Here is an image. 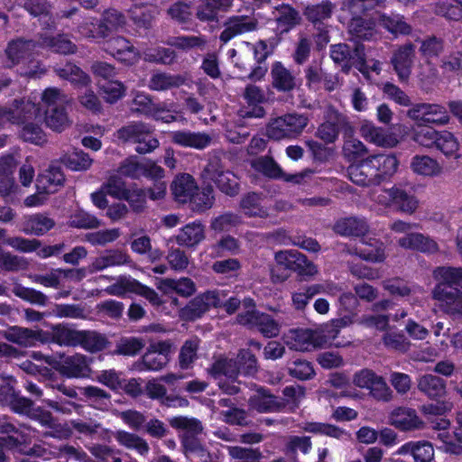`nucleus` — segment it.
Returning a JSON list of instances; mask_svg holds the SVG:
<instances>
[{
	"mask_svg": "<svg viewBox=\"0 0 462 462\" xmlns=\"http://www.w3.org/2000/svg\"><path fill=\"white\" fill-rule=\"evenodd\" d=\"M243 97L252 106L249 109L241 111V116L244 118H262L264 116L265 111L259 104L265 100V95L260 87L253 84L247 85L244 90Z\"/></svg>",
	"mask_w": 462,
	"mask_h": 462,
	"instance_id": "nucleus-20",
	"label": "nucleus"
},
{
	"mask_svg": "<svg viewBox=\"0 0 462 462\" xmlns=\"http://www.w3.org/2000/svg\"><path fill=\"white\" fill-rule=\"evenodd\" d=\"M412 171L423 176H439L442 173V167L433 158L428 155H416L411 162Z\"/></svg>",
	"mask_w": 462,
	"mask_h": 462,
	"instance_id": "nucleus-46",
	"label": "nucleus"
},
{
	"mask_svg": "<svg viewBox=\"0 0 462 462\" xmlns=\"http://www.w3.org/2000/svg\"><path fill=\"white\" fill-rule=\"evenodd\" d=\"M3 337L9 342L23 347L35 346L36 342H49V335L42 329L32 330L27 328L14 326L3 333Z\"/></svg>",
	"mask_w": 462,
	"mask_h": 462,
	"instance_id": "nucleus-12",
	"label": "nucleus"
},
{
	"mask_svg": "<svg viewBox=\"0 0 462 462\" xmlns=\"http://www.w3.org/2000/svg\"><path fill=\"white\" fill-rule=\"evenodd\" d=\"M222 304L221 294L217 291H208L193 298L180 310V318L185 321H194L201 318L211 307Z\"/></svg>",
	"mask_w": 462,
	"mask_h": 462,
	"instance_id": "nucleus-7",
	"label": "nucleus"
},
{
	"mask_svg": "<svg viewBox=\"0 0 462 462\" xmlns=\"http://www.w3.org/2000/svg\"><path fill=\"white\" fill-rule=\"evenodd\" d=\"M213 134L206 132H192L190 130H178L170 133L171 143L184 148L204 150L213 141Z\"/></svg>",
	"mask_w": 462,
	"mask_h": 462,
	"instance_id": "nucleus-13",
	"label": "nucleus"
},
{
	"mask_svg": "<svg viewBox=\"0 0 462 462\" xmlns=\"http://www.w3.org/2000/svg\"><path fill=\"white\" fill-rule=\"evenodd\" d=\"M433 11L437 15L451 21L462 20V4L453 5L447 1L439 0L434 4Z\"/></svg>",
	"mask_w": 462,
	"mask_h": 462,
	"instance_id": "nucleus-64",
	"label": "nucleus"
},
{
	"mask_svg": "<svg viewBox=\"0 0 462 462\" xmlns=\"http://www.w3.org/2000/svg\"><path fill=\"white\" fill-rule=\"evenodd\" d=\"M261 196L256 192H248L244 195L240 201V208L249 217H264L266 210L260 207Z\"/></svg>",
	"mask_w": 462,
	"mask_h": 462,
	"instance_id": "nucleus-57",
	"label": "nucleus"
},
{
	"mask_svg": "<svg viewBox=\"0 0 462 462\" xmlns=\"http://www.w3.org/2000/svg\"><path fill=\"white\" fill-rule=\"evenodd\" d=\"M380 24L390 33L397 35H409L412 32V27L407 23L405 17L399 14H385L379 16Z\"/></svg>",
	"mask_w": 462,
	"mask_h": 462,
	"instance_id": "nucleus-40",
	"label": "nucleus"
},
{
	"mask_svg": "<svg viewBox=\"0 0 462 462\" xmlns=\"http://www.w3.org/2000/svg\"><path fill=\"white\" fill-rule=\"evenodd\" d=\"M369 230V226L365 218L358 217H346L338 218L333 231L341 236H364Z\"/></svg>",
	"mask_w": 462,
	"mask_h": 462,
	"instance_id": "nucleus-21",
	"label": "nucleus"
},
{
	"mask_svg": "<svg viewBox=\"0 0 462 462\" xmlns=\"http://www.w3.org/2000/svg\"><path fill=\"white\" fill-rule=\"evenodd\" d=\"M356 44L351 47L346 43H338L330 46V57L335 63L339 65L345 73H348L353 66H356Z\"/></svg>",
	"mask_w": 462,
	"mask_h": 462,
	"instance_id": "nucleus-30",
	"label": "nucleus"
},
{
	"mask_svg": "<svg viewBox=\"0 0 462 462\" xmlns=\"http://www.w3.org/2000/svg\"><path fill=\"white\" fill-rule=\"evenodd\" d=\"M271 78L272 87L279 92L288 93L297 87L296 77L280 61L272 65Z\"/></svg>",
	"mask_w": 462,
	"mask_h": 462,
	"instance_id": "nucleus-22",
	"label": "nucleus"
},
{
	"mask_svg": "<svg viewBox=\"0 0 462 462\" xmlns=\"http://www.w3.org/2000/svg\"><path fill=\"white\" fill-rule=\"evenodd\" d=\"M251 166L268 178L277 179L282 176V171L270 156H261L252 160Z\"/></svg>",
	"mask_w": 462,
	"mask_h": 462,
	"instance_id": "nucleus-55",
	"label": "nucleus"
},
{
	"mask_svg": "<svg viewBox=\"0 0 462 462\" xmlns=\"http://www.w3.org/2000/svg\"><path fill=\"white\" fill-rule=\"evenodd\" d=\"M433 274L439 282L431 294L439 308L451 317H462V267L440 266Z\"/></svg>",
	"mask_w": 462,
	"mask_h": 462,
	"instance_id": "nucleus-1",
	"label": "nucleus"
},
{
	"mask_svg": "<svg viewBox=\"0 0 462 462\" xmlns=\"http://www.w3.org/2000/svg\"><path fill=\"white\" fill-rule=\"evenodd\" d=\"M301 253L296 250H284L279 251L275 254L274 259L277 263V267L272 269V279L274 282H282L288 277V273L277 274L276 271L284 269L286 271L294 272L297 262L300 261Z\"/></svg>",
	"mask_w": 462,
	"mask_h": 462,
	"instance_id": "nucleus-27",
	"label": "nucleus"
},
{
	"mask_svg": "<svg viewBox=\"0 0 462 462\" xmlns=\"http://www.w3.org/2000/svg\"><path fill=\"white\" fill-rule=\"evenodd\" d=\"M208 374L217 380L218 388L226 394L236 395L240 392V365L235 358L219 356L207 369Z\"/></svg>",
	"mask_w": 462,
	"mask_h": 462,
	"instance_id": "nucleus-4",
	"label": "nucleus"
},
{
	"mask_svg": "<svg viewBox=\"0 0 462 462\" xmlns=\"http://www.w3.org/2000/svg\"><path fill=\"white\" fill-rule=\"evenodd\" d=\"M367 157L378 178L379 184L397 171L399 162L393 154L378 153Z\"/></svg>",
	"mask_w": 462,
	"mask_h": 462,
	"instance_id": "nucleus-25",
	"label": "nucleus"
},
{
	"mask_svg": "<svg viewBox=\"0 0 462 462\" xmlns=\"http://www.w3.org/2000/svg\"><path fill=\"white\" fill-rule=\"evenodd\" d=\"M391 424L402 430H412L423 426L415 410L409 407H398L390 414Z\"/></svg>",
	"mask_w": 462,
	"mask_h": 462,
	"instance_id": "nucleus-24",
	"label": "nucleus"
},
{
	"mask_svg": "<svg viewBox=\"0 0 462 462\" xmlns=\"http://www.w3.org/2000/svg\"><path fill=\"white\" fill-rule=\"evenodd\" d=\"M103 50L125 63L131 64L139 59V54L134 45L123 36L113 37L106 41Z\"/></svg>",
	"mask_w": 462,
	"mask_h": 462,
	"instance_id": "nucleus-15",
	"label": "nucleus"
},
{
	"mask_svg": "<svg viewBox=\"0 0 462 462\" xmlns=\"http://www.w3.org/2000/svg\"><path fill=\"white\" fill-rule=\"evenodd\" d=\"M208 43V40L202 35H186L172 37L168 41V44L177 49L189 51L192 49L203 51Z\"/></svg>",
	"mask_w": 462,
	"mask_h": 462,
	"instance_id": "nucleus-52",
	"label": "nucleus"
},
{
	"mask_svg": "<svg viewBox=\"0 0 462 462\" xmlns=\"http://www.w3.org/2000/svg\"><path fill=\"white\" fill-rule=\"evenodd\" d=\"M309 119L304 115L287 114L275 118L267 128L268 136L274 140L293 138L301 134Z\"/></svg>",
	"mask_w": 462,
	"mask_h": 462,
	"instance_id": "nucleus-5",
	"label": "nucleus"
},
{
	"mask_svg": "<svg viewBox=\"0 0 462 462\" xmlns=\"http://www.w3.org/2000/svg\"><path fill=\"white\" fill-rule=\"evenodd\" d=\"M106 292L114 296H123L125 292H133L143 297L154 307H160L163 303L155 290L134 279L121 278L117 282L108 286Z\"/></svg>",
	"mask_w": 462,
	"mask_h": 462,
	"instance_id": "nucleus-8",
	"label": "nucleus"
},
{
	"mask_svg": "<svg viewBox=\"0 0 462 462\" xmlns=\"http://www.w3.org/2000/svg\"><path fill=\"white\" fill-rule=\"evenodd\" d=\"M369 153L368 148L357 138L354 136H348L345 138L342 154L344 158L352 163L359 162L361 160H365Z\"/></svg>",
	"mask_w": 462,
	"mask_h": 462,
	"instance_id": "nucleus-43",
	"label": "nucleus"
},
{
	"mask_svg": "<svg viewBox=\"0 0 462 462\" xmlns=\"http://www.w3.org/2000/svg\"><path fill=\"white\" fill-rule=\"evenodd\" d=\"M420 52L424 58H437L441 55L445 49V41L435 35L427 36L420 41Z\"/></svg>",
	"mask_w": 462,
	"mask_h": 462,
	"instance_id": "nucleus-60",
	"label": "nucleus"
},
{
	"mask_svg": "<svg viewBox=\"0 0 462 462\" xmlns=\"http://www.w3.org/2000/svg\"><path fill=\"white\" fill-rule=\"evenodd\" d=\"M174 239L179 245L194 247L205 239V226L198 221L187 224Z\"/></svg>",
	"mask_w": 462,
	"mask_h": 462,
	"instance_id": "nucleus-32",
	"label": "nucleus"
},
{
	"mask_svg": "<svg viewBox=\"0 0 462 462\" xmlns=\"http://www.w3.org/2000/svg\"><path fill=\"white\" fill-rule=\"evenodd\" d=\"M335 9V4L329 0H324L316 5H307L303 14L315 29H321L322 26H326L325 22L331 18Z\"/></svg>",
	"mask_w": 462,
	"mask_h": 462,
	"instance_id": "nucleus-26",
	"label": "nucleus"
},
{
	"mask_svg": "<svg viewBox=\"0 0 462 462\" xmlns=\"http://www.w3.org/2000/svg\"><path fill=\"white\" fill-rule=\"evenodd\" d=\"M398 245L404 249L434 254L439 251L436 241L421 233H409L398 240Z\"/></svg>",
	"mask_w": 462,
	"mask_h": 462,
	"instance_id": "nucleus-23",
	"label": "nucleus"
},
{
	"mask_svg": "<svg viewBox=\"0 0 462 462\" xmlns=\"http://www.w3.org/2000/svg\"><path fill=\"white\" fill-rule=\"evenodd\" d=\"M12 292L18 298L38 306H46L49 298L40 291L24 287L20 283H14Z\"/></svg>",
	"mask_w": 462,
	"mask_h": 462,
	"instance_id": "nucleus-53",
	"label": "nucleus"
},
{
	"mask_svg": "<svg viewBox=\"0 0 462 462\" xmlns=\"http://www.w3.org/2000/svg\"><path fill=\"white\" fill-rule=\"evenodd\" d=\"M418 390L430 399H439L445 396L446 381L437 375L427 374L418 379Z\"/></svg>",
	"mask_w": 462,
	"mask_h": 462,
	"instance_id": "nucleus-33",
	"label": "nucleus"
},
{
	"mask_svg": "<svg viewBox=\"0 0 462 462\" xmlns=\"http://www.w3.org/2000/svg\"><path fill=\"white\" fill-rule=\"evenodd\" d=\"M347 175L352 182L356 185L366 187L379 185L378 178L366 157L359 162L352 163L347 167Z\"/></svg>",
	"mask_w": 462,
	"mask_h": 462,
	"instance_id": "nucleus-18",
	"label": "nucleus"
},
{
	"mask_svg": "<svg viewBox=\"0 0 462 462\" xmlns=\"http://www.w3.org/2000/svg\"><path fill=\"white\" fill-rule=\"evenodd\" d=\"M363 243L366 247L363 249L355 248L353 251L348 249L347 252L351 254H356L367 262L381 263L384 261L385 247L383 242L375 238H369L368 240H364Z\"/></svg>",
	"mask_w": 462,
	"mask_h": 462,
	"instance_id": "nucleus-37",
	"label": "nucleus"
},
{
	"mask_svg": "<svg viewBox=\"0 0 462 462\" xmlns=\"http://www.w3.org/2000/svg\"><path fill=\"white\" fill-rule=\"evenodd\" d=\"M116 137L123 143L135 144L134 151L139 154L153 152L160 145L153 134L152 125L142 121H134L116 132Z\"/></svg>",
	"mask_w": 462,
	"mask_h": 462,
	"instance_id": "nucleus-3",
	"label": "nucleus"
},
{
	"mask_svg": "<svg viewBox=\"0 0 462 462\" xmlns=\"http://www.w3.org/2000/svg\"><path fill=\"white\" fill-rule=\"evenodd\" d=\"M199 339L193 337L186 340L180 347L179 354V365L181 369H189L192 366L198 358V350L199 346Z\"/></svg>",
	"mask_w": 462,
	"mask_h": 462,
	"instance_id": "nucleus-54",
	"label": "nucleus"
},
{
	"mask_svg": "<svg viewBox=\"0 0 462 462\" xmlns=\"http://www.w3.org/2000/svg\"><path fill=\"white\" fill-rule=\"evenodd\" d=\"M285 344L295 351H310L316 346V333L310 329H293L286 336Z\"/></svg>",
	"mask_w": 462,
	"mask_h": 462,
	"instance_id": "nucleus-28",
	"label": "nucleus"
},
{
	"mask_svg": "<svg viewBox=\"0 0 462 462\" xmlns=\"http://www.w3.org/2000/svg\"><path fill=\"white\" fill-rule=\"evenodd\" d=\"M204 176L216 183L217 187L230 197L239 193L237 178L229 171H224L219 160L211 161L204 169Z\"/></svg>",
	"mask_w": 462,
	"mask_h": 462,
	"instance_id": "nucleus-10",
	"label": "nucleus"
},
{
	"mask_svg": "<svg viewBox=\"0 0 462 462\" xmlns=\"http://www.w3.org/2000/svg\"><path fill=\"white\" fill-rule=\"evenodd\" d=\"M185 81V78L180 74L158 71L152 74L148 82V88L152 91H168L180 88Z\"/></svg>",
	"mask_w": 462,
	"mask_h": 462,
	"instance_id": "nucleus-35",
	"label": "nucleus"
},
{
	"mask_svg": "<svg viewBox=\"0 0 462 462\" xmlns=\"http://www.w3.org/2000/svg\"><path fill=\"white\" fill-rule=\"evenodd\" d=\"M415 58V46L407 42L400 46L391 58V64L401 82H407L411 74V68Z\"/></svg>",
	"mask_w": 462,
	"mask_h": 462,
	"instance_id": "nucleus-11",
	"label": "nucleus"
},
{
	"mask_svg": "<svg viewBox=\"0 0 462 462\" xmlns=\"http://www.w3.org/2000/svg\"><path fill=\"white\" fill-rule=\"evenodd\" d=\"M157 288L165 293L175 291L181 297L188 298L196 291L195 282L188 277L180 279L166 278L159 282Z\"/></svg>",
	"mask_w": 462,
	"mask_h": 462,
	"instance_id": "nucleus-36",
	"label": "nucleus"
},
{
	"mask_svg": "<svg viewBox=\"0 0 462 462\" xmlns=\"http://www.w3.org/2000/svg\"><path fill=\"white\" fill-rule=\"evenodd\" d=\"M237 323L256 328L264 337H275L279 335L281 326L277 320L269 314L256 310L239 313Z\"/></svg>",
	"mask_w": 462,
	"mask_h": 462,
	"instance_id": "nucleus-9",
	"label": "nucleus"
},
{
	"mask_svg": "<svg viewBox=\"0 0 462 462\" xmlns=\"http://www.w3.org/2000/svg\"><path fill=\"white\" fill-rule=\"evenodd\" d=\"M248 406L251 410L258 412H276L282 411L286 403L283 400L270 393L266 389L260 388L256 394L248 400Z\"/></svg>",
	"mask_w": 462,
	"mask_h": 462,
	"instance_id": "nucleus-16",
	"label": "nucleus"
},
{
	"mask_svg": "<svg viewBox=\"0 0 462 462\" xmlns=\"http://www.w3.org/2000/svg\"><path fill=\"white\" fill-rule=\"evenodd\" d=\"M359 131L365 141L379 147L393 148L399 143L395 134L387 133L382 127L375 126L368 122L363 123Z\"/></svg>",
	"mask_w": 462,
	"mask_h": 462,
	"instance_id": "nucleus-17",
	"label": "nucleus"
},
{
	"mask_svg": "<svg viewBox=\"0 0 462 462\" xmlns=\"http://www.w3.org/2000/svg\"><path fill=\"white\" fill-rule=\"evenodd\" d=\"M171 190L178 202L186 203L198 190V186L191 175L184 173L173 180L171 184Z\"/></svg>",
	"mask_w": 462,
	"mask_h": 462,
	"instance_id": "nucleus-31",
	"label": "nucleus"
},
{
	"mask_svg": "<svg viewBox=\"0 0 462 462\" xmlns=\"http://www.w3.org/2000/svg\"><path fill=\"white\" fill-rule=\"evenodd\" d=\"M234 0H201L198 5L196 16L201 22H216L219 11L227 12Z\"/></svg>",
	"mask_w": 462,
	"mask_h": 462,
	"instance_id": "nucleus-29",
	"label": "nucleus"
},
{
	"mask_svg": "<svg viewBox=\"0 0 462 462\" xmlns=\"http://www.w3.org/2000/svg\"><path fill=\"white\" fill-rule=\"evenodd\" d=\"M61 162L72 171H87L92 165L93 160L83 151H75L64 155Z\"/></svg>",
	"mask_w": 462,
	"mask_h": 462,
	"instance_id": "nucleus-59",
	"label": "nucleus"
},
{
	"mask_svg": "<svg viewBox=\"0 0 462 462\" xmlns=\"http://www.w3.org/2000/svg\"><path fill=\"white\" fill-rule=\"evenodd\" d=\"M169 422L173 429L183 430L182 436L196 437L202 433L204 429L199 420L186 416L173 417L170 419Z\"/></svg>",
	"mask_w": 462,
	"mask_h": 462,
	"instance_id": "nucleus-50",
	"label": "nucleus"
},
{
	"mask_svg": "<svg viewBox=\"0 0 462 462\" xmlns=\"http://www.w3.org/2000/svg\"><path fill=\"white\" fill-rule=\"evenodd\" d=\"M348 32L357 40H370L375 34L374 23L359 16L354 17L348 24Z\"/></svg>",
	"mask_w": 462,
	"mask_h": 462,
	"instance_id": "nucleus-48",
	"label": "nucleus"
},
{
	"mask_svg": "<svg viewBox=\"0 0 462 462\" xmlns=\"http://www.w3.org/2000/svg\"><path fill=\"white\" fill-rule=\"evenodd\" d=\"M339 291L340 289L333 284H327L326 286L322 284H313L304 289L303 291L293 293L291 297L292 304L297 310H303L309 300L315 295L324 292L335 294Z\"/></svg>",
	"mask_w": 462,
	"mask_h": 462,
	"instance_id": "nucleus-38",
	"label": "nucleus"
},
{
	"mask_svg": "<svg viewBox=\"0 0 462 462\" xmlns=\"http://www.w3.org/2000/svg\"><path fill=\"white\" fill-rule=\"evenodd\" d=\"M419 207L417 198L399 186H394L393 208L401 213L412 215Z\"/></svg>",
	"mask_w": 462,
	"mask_h": 462,
	"instance_id": "nucleus-41",
	"label": "nucleus"
},
{
	"mask_svg": "<svg viewBox=\"0 0 462 462\" xmlns=\"http://www.w3.org/2000/svg\"><path fill=\"white\" fill-rule=\"evenodd\" d=\"M287 368L288 374L298 380H310L315 375L311 363L305 359H296L289 362Z\"/></svg>",
	"mask_w": 462,
	"mask_h": 462,
	"instance_id": "nucleus-63",
	"label": "nucleus"
},
{
	"mask_svg": "<svg viewBox=\"0 0 462 462\" xmlns=\"http://www.w3.org/2000/svg\"><path fill=\"white\" fill-rule=\"evenodd\" d=\"M54 225L55 222L51 217L42 214H36L32 216L26 222L24 232L26 234L42 236L51 230Z\"/></svg>",
	"mask_w": 462,
	"mask_h": 462,
	"instance_id": "nucleus-56",
	"label": "nucleus"
},
{
	"mask_svg": "<svg viewBox=\"0 0 462 462\" xmlns=\"http://www.w3.org/2000/svg\"><path fill=\"white\" fill-rule=\"evenodd\" d=\"M459 143L455 135L448 131H440L436 147L447 157L459 158L457 153Z\"/></svg>",
	"mask_w": 462,
	"mask_h": 462,
	"instance_id": "nucleus-58",
	"label": "nucleus"
},
{
	"mask_svg": "<svg viewBox=\"0 0 462 462\" xmlns=\"http://www.w3.org/2000/svg\"><path fill=\"white\" fill-rule=\"evenodd\" d=\"M79 341L78 346L92 353L103 350L106 345L104 336L91 330H80Z\"/></svg>",
	"mask_w": 462,
	"mask_h": 462,
	"instance_id": "nucleus-51",
	"label": "nucleus"
},
{
	"mask_svg": "<svg viewBox=\"0 0 462 462\" xmlns=\"http://www.w3.org/2000/svg\"><path fill=\"white\" fill-rule=\"evenodd\" d=\"M70 102L69 97L57 88H48L42 94L44 107V124L54 132L61 133L71 125L66 110Z\"/></svg>",
	"mask_w": 462,
	"mask_h": 462,
	"instance_id": "nucleus-2",
	"label": "nucleus"
},
{
	"mask_svg": "<svg viewBox=\"0 0 462 462\" xmlns=\"http://www.w3.org/2000/svg\"><path fill=\"white\" fill-rule=\"evenodd\" d=\"M275 21L282 32H289L300 24L301 17L295 8L283 4L276 7Z\"/></svg>",
	"mask_w": 462,
	"mask_h": 462,
	"instance_id": "nucleus-45",
	"label": "nucleus"
},
{
	"mask_svg": "<svg viewBox=\"0 0 462 462\" xmlns=\"http://www.w3.org/2000/svg\"><path fill=\"white\" fill-rule=\"evenodd\" d=\"M132 263V258L126 252L121 249H109L95 258L90 268L91 272H99L109 267L131 265Z\"/></svg>",
	"mask_w": 462,
	"mask_h": 462,
	"instance_id": "nucleus-19",
	"label": "nucleus"
},
{
	"mask_svg": "<svg viewBox=\"0 0 462 462\" xmlns=\"http://www.w3.org/2000/svg\"><path fill=\"white\" fill-rule=\"evenodd\" d=\"M181 446L186 457L191 455L196 457L199 462H214L212 454L196 437L181 436Z\"/></svg>",
	"mask_w": 462,
	"mask_h": 462,
	"instance_id": "nucleus-42",
	"label": "nucleus"
},
{
	"mask_svg": "<svg viewBox=\"0 0 462 462\" xmlns=\"http://www.w3.org/2000/svg\"><path fill=\"white\" fill-rule=\"evenodd\" d=\"M80 330H76L66 326L53 327L51 334V341L60 346H77ZM50 341V338H49Z\"/></svg>",
	"mask_w": 462,
	"mask_h": 462,
	"instance_id": "nucleus-49",
	"label": "nucleus"
},
{
	"mask_svg": "<svg viewBox=\"0 0 462 462\" xmlns=\"http://www.w3.org/2000/svg\"><path fill=\"white\" fill-rule=\"evenodd\" d=\"M59 357L58 360L54 356H47L44 361L69 378L84 377L89 373L87 358L83 355L76 354L69 356L59 355Z\"/></svg>",
	"mask_w": 462,
	"mask_h": 462,
	"instance_id": "nucleus-6",
	"label": "nucleus"
},
{
	"mask_svg": "<svg viewBox=\"0 0 462 462\" xmlns=\"http://www.w3.org/2000/svg\"><path fill=\"white\" fill-rule=\"evenodd\" d=\"M36 48L32 41L17 40L9 43L5 52L11 61L10 66L19 63L22 60L32 56Z\"/></svg>",
	"mask_w": 462,
	"mask_h": 462,
	"instance_id": "nucleus-44",
	"label": "nucleus"
},
{
	"mask_svg": "<svg viewBox=\"0 0 462 462\" xmlns=\"http://www.w3.org/2000/svg\"><path fill=\"white\" fill-rule=\"evenodd\" d=\"M258 22L255 18L246 15H234L229 17L224 23V30L219 35V40L226 43L233 38L255 31Z\"/></svg>",
	"mask_w": 462,
	"mask_h": 462,
	"instance_id": "nucleus-14",
	"label": "nucleus"
},
{
	"mask_svg": "<svg viewBox=\"0 0 462 462\" xmlns=\"http://www.w3.org/2000/svg\"><path fill=\"white\" fill-rule=\"evenodd\" d=\"M356 57H357L356 68L367 80H371V71L376 73V75L381 73L382 62L374 59L366 60L365 46L362 43L356 44Z\"/></svg>",
	"mask_w": 462,
	"mask_h": 462,
	"instance_id": "nucleus-47",
	"label": "nucleus"
},
{
	"mask_svg": "<svg viewBox=\"0 0 462 462\" xmlns=\"http://www.w3.org/2000/svg\"><path fill=\"white\" fill-rule=\"evenodd\" d=\"M117 443L126 449L134 450L142 457H146L150 452V446L146 439L138 434L126 430H117L114 433Z\"/></svg>",
	"mask_w": 462,
	"mask_h": 462,
	"instance_id": "nucleus-34",
	"label": "nucleus"
},
{
	"mask_svg": "<svg viewBox=\"0 0 462 462\" xmlns=\"http://www.w3.org/2000/svg\"><path fill=\"white\" fill-rule=\"evenodd\" d=\"M99 21V35L109 36L111 33L118 32L126 24L125 15L116 9L105 11Z\"/></svg>",
	"mask_w": 462,
	"mask_h": 462,
	"instance_id": "nucleus-39",
	"label": "nucleus"
},
{
	"mask_svg": "<svg viewBox=\"0 0 462 462\" xmlns=\"http://www.w3.org/2000/svg\"><path fill=\"white\" fill-rule=\"evenodd\" d=\"M169 360V357L156 353L149 347L143 356L142 362L137 365V369L140 371H158L162 369L168 364Z\"/></svg>",
	"mask_w": 462,
	"mask_h": 462,
	"instance_id": "nucleus-61",
	"label": "nucleus"
},
{
	"mask_svg": "<svg viewBox=\"0 0 462 462\" xmlns=\"http://www.w3.org/2000/svg\"><path fill=\"white\" fill-rule=\"evenodd\" d=\"M16 124H23L35 116L39 108L29 100H14L12 107Z\"/></svg>",
	"mask_w": 462,
	"mask_h": 462,
	"instance_id": "nucleus-62",
	"label": "nucleus"
}]
</instances>
